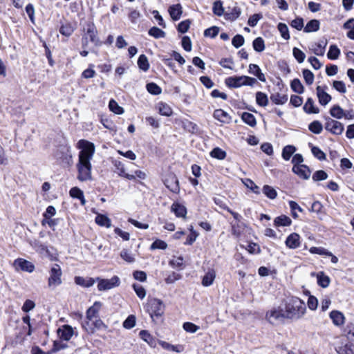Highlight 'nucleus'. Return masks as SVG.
Returning <instances> with one entry per match:
<instances>
[{"instance_id": "nucleus-1", "label": "nucleus", "mask_w": 354, "mask_h": 354, "mask_svg": "<svg viewBox=\"0 0 354 354\" xmlns=\"http://www.w3.org/2000/svg\"><path fill=\"white\" fill-rule=\"evenodd\" d=\"M77 147L81 149L78 155V162L76 165L77 169V178L81 181L92 180V165L91 160L95 153V145L86 140H80L77 142Z\"/></svg>"}, {"instance_id": "nucleus-2", "label": "nucleus", "mask_w": 354, "mask_h": 354, "mask_svg": "<svg viewBox=\"0 0 354 354\" xmlns=\"http://www.w3.org/2000/svg\"><path fill=\"white\" fill-rule=\"evenodd\" d=\"M306 311L305 303L297 297L288 298L285 303L284 316L286 319L298 320Z\"/></svg>"}, {"instance_id": "nucleus-3", "label": "nucleus", "mask_w": 354, "mask_h": 354, "mask_svg": "<svg viewBox=\"0 0 354 354\" xmlns=\"http://www.w3.org/2000/svg\"><path fill=\"white\" fill-rule=\"evenodd\" d=\"M257 82L255 78L248 76H234L225 79V83L230 88H239L241 86H253Z\"/></svg>"}, {"instance_id": "nucleus-4", "label": "nucleus", "mask_w": 354, "mask_h": 354, "mask_svg": "<svg viewBox=\"0 0 354 354\" xmlns=\"http://www.w3.org/2000/svg\"><path fill=\"white\" fill-rule=\"evenodd\" d=\"M147 308V311L153 321L156 319L161 317L165 312V305L163 302L156 298H153L148 301Z\"/></svg>"}, {"instance_id": "nucleus-5", "label": "nucleus", "mask_w": 354, "mask_h": 354, "mask_svg": "<svg viewBox=\"0 0 354 354\" xmlns=\"http://www.w3.org/2000/svg\"><path fill=\"white\" fill-rule=\"evenodd\" d=\"M62 271L59 265L53 264L49 271V277L48 279V286L50 289L54 290L62 284Z\"/></svg>"}, {"instance_id": "nucleus-6", "label": "nucleus", "mask_w": 354, "mask_h": 354, "mask_svg": "<svg viewBox=\"0 0 354 354\" xmlns=\"http://www.w3.org/2000/svg\"><path fill=\"white\" fill-rule=\"evenodd\" d=\"M96 281L98 282L97 289L99 291H106L118 287L120 284V280L118 276H113L111 279H101L97 277Z\"/></svg>"}, {"instance_id": "nucleus-7", "label": "nucleus", "mask_w": 354, "mask_h": 354, "mask_svg": "<svg viewBox=\"0 0 354 354\" xmlns=\"http://www.w3.org/2000/svg\"><path fill=\"white\" fill-rule=\"evenodd\" d=\"M325 129L334 135H341L344 129L340 122L329 117L326 118Z\"/></svg>"}, {"instance_id": "nucleus-8", "label": "nucleus", "mask_w": 354, "mask_h": 354, "mask_svg": "<svg viewBox=\"0 0 354 354\" xmlns=\"http://www.w3.org/2000/svg\"><path fill=\"white\" fill-rule=\"evenodd\" d=\"M266 319L272 324H276L284 319H286L284 316V312L279 308H273L266 313Z\"/></svg>"}, {"instance_id": "nucleus-9", "label": "nucleus", "mask_w": 354, "mask_h": 354, "mask_svg": "<svg viewBox=\"0 0 354 354\" xmlns=\"http://www.w3.org/2000/svg\"><path fill=\"white\" fill-rule=\"evenodd\" d=\"M164 184L173 193L178 194L180 191L179 182L174 174H169L164 180Z\"/></svg>"}, {"instance_id": "nucleus-10", "label": "nucleus", "mask_w": 354, "mask_h": 354, "mask_svg": "<svg viewBox=\"0 0 354 354\" xmlns=\"http://www.w3.org/2000/svg\"><path fill=\"white\" fill-rule=\"evenodd\" d=\"M13 265L16 270H21L30 273L35 270V266L32 263L21 258L15 260Z\"/></svg>"}, {"instance_id": "nucleus-11", "label": "nucleus", "mask_w": 354, "mask_h": 354, "mask_svg": "<svg viewBox=\"0 0 354 354\" xmlns=\"http://www.w3.org/2000/svg\"><path fill=\"white\" fill-rule=\"evenodd\" d=\"M86 33L89 37L90 41L95 46H99L100 41L97 37V30L93 22H88L86 25Z\"/></svg>"}, {"instance_id": "nucleus-12", "label": "nucleus", "mask_w": 354, "mask_h": 354, "mask_svg": "<svg viewBox=\"0 0 354 354\" xmlns=\"http://www.w3.org/2000/svg\"><path fill=\"white\" fill-rule=\"evenodd\" d=\"M57 335L61 339L69 341L74 335V330L70 325H63L57 330Z\"/></svg>"}, {"instance_id": "nucleus-13", "label": "nucleus", "mask_w": 354, "mask_h": 354, "mask_svg": "<svg viewBox=\"0 0 354 354\" xmlns=\"http://www.w3.org/2000/svg\"><path fill=\"white\" fill-rule=\"evenodd\" d=\"M286 245L290 249H296L301 245L300 236L297 233H292L286 238Z\"/></svg>"}, {"instance_id": "nucleus-14", "label": "nucleus", "mask_w": 354, "mask_h": 354, "mask_svg": "<svg viewBox=\"0 0 354 354\" xmlns=\"http://www.w3.org/2000/svg\"><path fill=\"white\" fill-rule=\"evenodd\" d=\"M241 14V10L236 5L233 7H227V10L225 12V18L229 21H235Z\"/></svg>"}, {"instance_id": "nucleus-15", "label": "nucleus", "mask_w": 354, "mask_h": 354, "mask_svg": "<svg viewBox=\"0 0 354 354\" xmlns=\"http://www.w3.org/2000/svg\"><path fill=\"white\" fill-rule=\"evenodd\" d=\"M292 171L304 179H308L310 176V171L306 165L293 166Z\"/></svg>"}, {"instance_id": "nucleus-16", "label": "nucleus", "mask_w": 354, "mask_h": 354, "mask_svg": "<svg viewBox=\"0 0 354 354\" xmlns=\"http://www.w3.org/2000/svg\"><path fill=\"white\" fill-rule=\"evenodd\" d=\"M316 91L319 104L326 106L331 100V96L325 92L320 86H317Z\"/></svg>"}, {"instance_id": "nucleus-17", "label": "nucleus", "mask_w": 354, "mask_h": 354, "mask_svg": "<svg viewBox=\"0 0 354 354\" xmlns=\"http://www.w3.org/2000/svg\"><path fill=\"white\" fill-rule=\"evenodd\" d=\"M75 283L77 285H79L80 286L84 287V288H90L93 286L95 283L96 282V279L92 278V277H75Z\"/></svg>"}, {"instance_id": "nucleus-18", "label": "nucleus", "mask_w": 354, "mask_h": 354, "mask_svg": "<svg viewBox=\"0 0 354 354\" xmlns=\"http://www.w3.org/2000/svg\"><path fill=\"white\" fill-rule=\"evenodd\" d=\"M214 118L223 124H228L231 121L230 115L223 109H216L214 111Z\"/></svg>"}, {"instance_id": "nucleus-19", "label": "nucleus", "mask_w": 354, "mask_h": 354, "mask_svg": "<svg viewBox=\"0 0 354 354\" xmlns=\"http://www.w3.org/2000/svg\"><path fill=\"white\" fill-rule=\"evenodd\" d=\"M171 210L177 217L185 218L187 214L186 207L177 202H174L171 207Z\"/></svg>"}, {"instance_id": "nucleus-20", "label": "nucleus", "mask_w": 354, "mask_h": 354, "mask_svg": "<svg viewBox=\"0 0 354 354\" xmlns=\"http://www.w3.org/2000/svg\"><path fill=\"white\" fill-rule=\"evenodd\" d=\"M169 12L174 21L178 20L183 13V8L180 3L174 4L169 8Z\"/></svg>"}, {"instance_id": "nucleus-21", "label": "nucleus", "mask_w": 354, "mask_h": 354, "mask_svg": "<svg viewBox=\"0 0 354 354\" xmlns=\"http://www.w3.org/2000/svg\"><path fill=\"white\" fill-rule=\"evenodd\" d=\"M330 318L333 323L337 326H342L344 323L345 317L341 312L338 310H333L330 313Z\"/></svg>"}, {"instance_id": "nucleus-22", "label": "nucleus", "mask_w": 354, "mask_h": 354, "mask_svg": "<svg viewBox=\"0 0 354 354\" xmlns=\"http://www.w3.org/2000/svg\"><path fill=\"white\" fill-rule=\"evenodd\" d=\"M142 339L146 342L150 346L156 347L158 340L156 339L148 331L142 330L139 333Z\"/></svg>"}, {"instance_id": "nucleus-23", "label": "nucleus", "mask_w": 354, "mask_h": 354, "mask_svg": "<svg viewBox=\"0 0 354 354\" xmlns=\"http://www.w3.org/2000/svg\"><path fill=\"white\" fill-rule=\"evenodd\" d=\"M249 73L257 77V78L262 82H265L266 81V77L264 74L261 72V68L258 65L254 64H250L249 65Z\"/></svg>"}, {"instance_id": "nucleus-24", "label": "nucleus", "mask_w": 354, "mask_h": 354, "mask_svg": "<svg viewBox=\"0 0 354 354\" xmlns=\"http://www.w3.org/2000/svg\"><path fill=\"white\" fill-rule=\"evenodd\" d=\"M292 223V220L286 215H281L276 217L274 220V225L276 227H286L290 226Z\"/></svg>"}, {"instance_id": "nucleus-25", "label": "nucleus", "mask_w": 354, "mask_h": 354, "mask_svg": "<svg viewBox=\"0 0 354 354\" xmlns=\"http://www.w3.org/2000/svg\"><path fill=\"white\" fill-rule=\"evenodd\" d=\"M335 351L338 354H353L354 353V345L352 344L337 345Z\"/></svg>"}, {"instance_id": "nucleus-26", "label": "nucleus", "mask_w": 354, "mask_h": 354, "mask_svg": "<svg viewBox=\"0 0 354 354\" xmlns=\"http://www.w3.org/2000/svg\"><path fill=\"white\" fill-rule=\"evenodd\" d=\"M101 306L100 302L95 301L91 307H90L86 311V319L88 321H91L94 317L97 316L99 309Z\"/></svg>"}, {"instance_id": "nucleus-27", "label": "nucleus", "mask_w": 354, "mask_h": 354, "mask_svg": "<svg viewBox=\"0 0 354 354\" xmlns=\"http://www.w3.org/2000/svg\"><path fill=\"white\" fill-rule=\"evenodd\" d=\"M303 109L308 114L318 113L319 112V109L314 106V101L311 97L307 99L305 104L304 105Z\"/></svg>"}, {"instance_id": "nucleus-28", "label": "nucleus", "mask_w": 354, "mask_h": 354, "mask_svg": "<svg viewBox=\"0 0 354 354\" xmlns=\"http://www.w3.org/2000/svg\"><path fill=\"white\" fill-rule=\"evenodd\" d=\"M216 277V272L214 270H209L203 277L202 280V284L203 286H211Z\"/></svg>"}, {"instance_id": "nucleus-29", "label": "nucleus", "mask_w": 354, "mask_h": 354, "mask_svg": "<svg viewBox=\"0 0 354 354\" xmlns=\"http://www.w3.org/2000/svg\"><path fill=\"white\" fill-rule=\"evenodd\" d=\"M95 223L102 227H106L107 228H109L111 226V219L108 216L103 214H97L96 216Z\"/></svg>"}, {"instance_id": "nucleus-30", "label": "nucleus", "mask_w": 354, "mask_h": 354, "mask_svg": "<svg viewBox=\"0 0 354 354\" xmlns=\"http://www.w3.org/2000/svg\"><path fill=\"white\" fill-rule=\"evenodd\" d=\"M270 100L275 104L282 105L288 101V96L287 95L276 93L271 94Z\"/></svg>"}, {"instance_id": "nucleus-31", "label": "nucleus", "mask_w": 354, "mask_h": 354, "mask_svg": "<svg viewBox=\"0 0 354 354\" xmlns=\"http://www.w3.org/2000/svg\"><path fill=\"white\" fill-rule=\"evenodd\" d=\"M317 283L322 288H327L330 282V279L328 276L324 274L323 272H320L317 275Z\"/></svg>"}, {"instance_id": "nucleus-32", "label": "nucleus", "mask_w": 354, "mask_h": 354, "mask_svg": "<svg viewBox=\"0 0 354 354\" xmlns=\"http://www.w3.org/2000/svg\"><path fill=\"white\" fill-rule=\"evenodd\" d=\"M213 13L218 17L222 15L225 16V9L223 6V1L221 0H217L214 2L212 7Z\"/></svg>"}, {"instance_id": "nucleus-33", "label": "nucleus", "mask_w": 354, "mask_h": 354, "mask_svg": "<svg viewBox=\"0 0 354 354\" xmlns=\"http://www.w3.org/2000/svg\"><path fill=\"white\" fill-rule=\"evenodd\" d=\"M330 114L336 119L344 118V111L337 104L333 105L330 109Z\"/></svg>"}, {"instance_id": "nucleus-34", "label": "nucleus", "mask_w": 354, "mask_h": 354, "mask_svg": "<svg viewBox=\"0 0 354 354\" xmlns=\"http://www.w3.org/2000/svg\"><path fill=\"white\" fill-rule=\"evenodd\" d=\"M158 109L159 113L164 116H170L172 115L171 108L165 102H160L158 104Z\"/></svg>"}, {"instance_id": "nucleus-35", "label": "nucleus", "mask_w": 354, "mask_h": 354, "mask_svg": "<svg viewBox=\"0 0 354 354\" xmlns=\"http://www.w3.org/2000/svg\"><path fill=\"white\" fill-rule=\"evenodd\" d=\"M241 119L247 124L254 127L257 124V121L254 115L250 113L244 112L241 115Z\"/></svg>"}, {"instance_id": "nucleus-36", "label": "nucleus", "mask_w": 354, "mask_h": 354, "mask_svg": "<svg viewBox=\"0 0 354 354\" xmlns=\"http://www.w3.org/2000/svg\"><path fill=\"white\" fill-rule=\"evenodd\" d=\"M319 29V21L317 19H312L307 23L304 27V32H311L317 31Z\"/></svg>"}, {"instance_id": "nucleus-37", "label": "nucleus", "mask_w": 354, "mask_h": 354, "mask_svg": "<svg viewBox=\"0 0 354 354\" xmlns=\"http://www.w3.org/2000/svg\"><path fill=\"white\" fill-rule=\"evenodd\" d=\"M138 66L143 71H147L149 68V63L147 56L144 54L140 55L138 59Z\"/></svg>"}, {"instance_id": "nucleus-38", "label": "nucleus", "mask_w": 354, "mask_h": 354, "mask_svg": "<svg viewBox=\"0 0 354 354\" xmlns=\"http://www.w3.org/2000/svg\"><path fill=\"white\" fill-rule=\"evenodd\" d=\"M148 33L150 36L156 39L164 38L166 35L165 32L156 26L151 28Z\"/></svg>"}, {"instance_id": "nucleus-39", "label": "nucleus", "mask_w": 354, "mask_h": 354, "mask_svg": "<svg viewBox=\"0 0 354 354\" xmlns=\"http://www.w3.org/2000/svg\"><path fill=\"white\" fill-rule=\"evenodd\" d=\"M253 48L255 51L261 53L265 50V43L262 37H257L252 43Z\"/></svg>"}, {"instance_id": "nucleus-40", "label": "nucleus", "mask_w": 354, "mask_h": 354, "mask_svg": "<svg viewBox=\"0 0 354 354\" xmlns=\"http://www.w3.org/2000/svg\"><path fill=\"white\" fill-rule=\"evenodd\" d=\"M290 86L292 91L297 93L301 94L304 91V86L301 83V81L297 78L294 79L291 82Z\"/></svg>"}, {"instance_id": "nucleus-41", "label": "nucleus", "mask_w": 354, "mask_h": 354, "mask_svg": "<svg viewBox=\"0 0 354 354\" xmlns=\"http://www.w3.org/2000/svg\"><path fill=\"white\" fill-rule=\"evenodd\" d=\"M256 101L261 106H266L268 104V98L266 94L259 91L256 93Z\"/></svg>"}, {"instance_id": "nucleus-42", "label": "nucleus", "mask_w": 354, "mask_h": 354, "mask_svg": "<svg viewBox=\"0 0 354 354\" xmlns=\"http://www.w3.org/2000/svg\"><path fill=\"white\" fill-rule=\"evenodd\" d=\"M308 129L311 132L319 134L322 131L323 126L319 121L315 120L309 124Z\"/></svg>"}, {"instance_id": "nucleus-43", "label": "nucleus", "mask_w": 354, "mask_h": 354, "mask_svg": "<svg viewBox=\"0 0 354 354\" xmlns=\"http://www.w3.org/2000/svg\"><path fill=\"white\" fill-rule=\"evenodd\" d=\"M340 54V50L335 45H331L327 53V57L329 59H337Z\"/></svg>"}, {"instance_id": "nucleus-44", "label": "nucleus", "mask_w": 354, "mask_h": 354, "mask_svg": "<svg viewBox=\"0 0 354 354\" xmlns=\"http://www.w3.org/2000/svg\"><path fill=\"white\" fill-rule=\"evenodd\" d=\"M296 149L294 146L287 145L286 146L282 151V157L284 160H288L295 153Z\"/></svg>"}, {"instance_id": "nucleus-45", "label": "nucleus", "mask_w": 354, "mask_h": 354, "mask_svg": "<svg viewBox=\"0 0 354 354\" xmlns=\"http://www.w3.org/2000/svg\"><path fill=\"white\" fill-rule=\"evenodd\" d=\"M109 107L110 110L115 114H122L124 113V109L118 105V102L114 100H111L109 103Z\"/></svg>"}, {"instance_id": "nucleus-46", "label": "nucleus", "mask_w": 354, "mask_h": 354, "mask_svg": "<svg viewBox=\"0 0 354 354\" xmlns=\"http://www.w3.org/2000/svg\"><path fill=\"white\" fill-rule=\"evenodd\" d=\"M263 193L270 199H274L277 196V191L272 187L267 185L263 186Z\"/></svg>"}, {"instance_id": "nucleus-47", "label": "nucleus", "mask_w": 354, "mask_h": 354, "mask_svg": "<svg viewBox=\"0 0 354 354\" xmlns=\"http://www.w3.org/2000/svg\"><path fill=\"white\" fill-rule=\"evenodd\" d=\"M210 155L212 158L223 160L226 157V152L219 147H216L210 152Z\"/></svg>"}, {"instance_id": "nucleus-48", "label": "nucleus", "mask_w": 354, "mask_h": 354, "mask_svg": "<svg viewBox=\"0 0 354 354\" xmlns=\"http://www.w3.org/2000/svg\"><path fill=\"white\" fill-rule=\"evenodd\" d=\"M326 41H320L315 44V48H313V53L318 56H322L325 53V48L326 46Z\"/></svg>"}, {"instance_id": "nucleus-49", "label": "nucleus", "mask_w": 354, "mask_h": 354, "mask_svg": "<svg viewBox=\"0 0 354 354\" xmlns=\"http://www.w3.org/2000/svg\"><path fill=\"white\" fill-rule=\"evenodd\" d=\"M292 54L297 61L301 64L304 62L306 59L305 53L297 47H294L292 49Z\"/></svg>"}, {"instance_id": "nucleus-50", "label": "nucleus", "mask_w": 354, "mask_h": 354, "mask_svg": "<svg viewBox=\"0 0 354 354\" xmlns=\"http://www.w3.org/2000/svg\"><path fill=\"white\" fill-rule=\"evenodd\" d=\"M167 248V244L165 241L156 239L154 241L150 246V250H153L156 249L165 250Z\"/></svg>"}, {"instance_id": "nucleus-51", "label": "nucleus", "mask_w": 354, "mask_h": 354, "mask_svg": "<svg viewBox=\"0 0 354 354\" xmlns=\"http://www.w3.org/2000/svg\"><path fill=\"white\" fill-rule=\"evenodd\" d=\"M302 73L306 83L311 85L314 82V74L308 69H304Z\"/></svg>"}, {"instance_id": "nucleus-52", "label": "nucleus", "mask_w": 354, "mask_h": 354, "mask_svg": "<svg viewBox=\"0 0 354 354\" xmlns=\"http://www.w3.org/2000/svg\"><path fill=\"white\" fill-rule=\"evenodd\" d=\"M278 30L283 39H288L290 38L288 28L285 24L279 23L278 25Z\"/></svg>"}, {"instance_id": "nucleus-53", "label": "nucleus", "mask_w": 354, "mask_h": 354, "mask_svg": "<svg viewBox=\"0 0 354 354\" xmlns=\"http://www.w3.org/2000/svg\"><path fill=\"white\" fill-rule=\"evenodd\" d=\"M309 252L311 254H317L319 255H325L330 254V252L325 249L322 247H311L309 250Z\"/></svg>"}, {"instance_id": "nucleus-54", "label": "nucleus", "mask_w": 354, "mask_h": 354, "mask_svg": "<svg viewBox=\"0 0 354 354\" xmlns=\"http://www.w3.org/2000/svg\"><path fill=\"white\" fill-rule=\"evenodd\" d=\"M147 89L149 93L153 95H158L161 93V88L156 84L151 82L147 84Z\"/></svg>"}, {"instance_id": "nucleus-55", "label": "nucleus", "mask_w": 354, "mask_h": 354, "mask_svg": "<svg viewBox=\"0 0 354 354\" xmlns=\"http://www.w3.org/2000/svg\"><path fill=\"white\" fill-rule=\"evenodd\" d=\"M136 325V317L129 315L123 322V327L127 329H131Z\"/></svg>"}, {"instance_id": "nucleus-56", "label": "nucleus", "mask_w": 354, "mask_h": 354, "mask_svg": "<svg viewBox=\"0 0 354 354\" xmlns=\"http://www.w3.org/2000/svg\"><path fill=\"white\" fill-rule=\"evenodd\" d=\"M219 32V28L217 26H212L211 28H209L206 29L204 31V36L205 37H209L211 38L215 37Z\"/></svg>"}, {"instance_id": "nucleus-57", "label": "nucleus", "mask_w": 354, "mask_h": 354, "mask_svg": "<svg viewBox=\"0 0 354 354\" xmlns=\"http://www.w3.org/2000/svg\"><path fill=\"white\" fill-rule=\"evenodd\" d=\"M245 186L251 189L254 193L257 194H260V189L259 187L257 186L252 180L250 179H246L244 182Z\"/></svg>"}, {"instance_id": "nucleus-58", "label": "nucleus", "mask_w": 354, "mask_h": 354, "mask_svg": "<svg viewBox=\"0 0 354 354\" xmlns=\"http://www.w3.org/2000/svg\"><path fill=\"white\" fill-rule=\"evenodd\" d=\"M328 178V174L324 170H318L313 175L314 181L324 180Z\"/></svg>"}, {"instance_id": "nucleus-59", "label": "nucleus", "mask_w": 354, "mask_h": 354, "mask_svg": "<svg viewBox=\"0 0 354 354\" xmlns=\"http://www.w3.org/2000/svg\"><path fill=\"white\" fill-rule=\"evenodd\" d=\"M133 290H135L137 296L140 298L143 299L146 296V290L140 284L134 283L133 285Z\"/></svg>"}, {"instance_id": "nucleus-60", "label": "nucleus", "mask_w": 354, "mask_h": 354, "mask_svg": "<svg viewBox=\"0 0 354 354\" xmlns=\"http://www.w3.org/2000/svg\"><path fill=\"white\" fill-rule=\"evenodd\" d=\"M333 87L341 93H345L346 92V85L342 81H334L333 82Z\"/></svg>"}, {"instance_id": "nucleus-61", "label": "nucleus", "mask_w": 354, "mask_h": 354, "mask_svg": "<svg viewBox=\"0 0 354 354\" xmlns=\"http://www.w3.org/2000/svg\"><path fill=\"white\" fill-rule=\"evenodd\" d=\"M190 24V21L188 19L181 21L178 25V31L180 33H185L189 30Z\"/></svg>"}, {"instance_id": "nucleus-62", "label": "nucleus", "mask_w": 354, "mask_h": 354, "mask_svg": "<svg viewBox=\"0 0 354 354\" xmlns=\"http://www.w3.org/2000/svg\"><path fill=\"white\" fill-rule=\"evenodd\" d=\"M120 257L123 260L128 263H133L135 261V258L127 250H122L120 252Z\"/></svg>"}, {"instance_id": "nucleus-63", "label": "nucleus", "mask_w": 354, "mask_h": 354, "mask_svg": "<svg viewBox=\"0 0 354 354\" xmlns=\"http://www.w3.org/2000/svg\"><path fill=\"white\" fill-rule=\"evenodd\" d=\"M244 41V37L241 35H236L233 37L232 44L235 48H238L243 45Z\"/></svg>"}, {"instance_id": "nucleus-64", "label": "nucleus", "mask_w": 354, "mask_h": 354, "mask_svg": "<svg viewBox=\"0 0 354 354\" xmlns=\"http://www.w3.org/2000/svg\"><path fill=\"white\" fill-rule=\"evenodd\" d=\"M344 330L348 337H354V319L348 323Z\"/></svg>"}]
</instances>
